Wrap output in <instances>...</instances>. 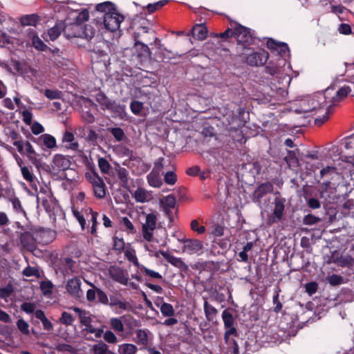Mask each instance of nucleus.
Returning <instances> with one entry per match:
<instances>
[{
  "mask_svg": "<svg viewBox=\"0 0 354 354\" xmlns=\"http://www.w3.org/2000/svg\"><path fill=\"white\" fill-rule=\"evenodd\" d=\"M330 90L327 88L324 93H317L304 97L295 111L297 113H304V118L311 117L318 109L327 106V98L328 95L330 94Z\"/></svg>",
  "mask_w": 354,
  "mask_h": 354,
  "instance_id": "f257e3e1",
  "label": "nucleus"
},
{
  "mask_svg": "<svg viewBox=\"0 0 354 354\" xmlns=\"http://www.w3.org/2000/svg\"><path fill=\"white\" fill-rule=\"evenodd\" d=\"M149 24L146 19L142 17L135 18L130 26V29L134 30L133 38L136 42H147L152 45V39L154 38L155 31L147 26Z\"/></svg>",
  "mask_w": 354,
  "mask_h": 354,
  "instance_id": "f03ea898",
  "label": "nucleus"
},
{
  "mask_svg": "<svg viewBox=\"0 0 354 354\" xmlns=\"http://www.w3.org/2000/svg\"><path fill=\"white\" fill-rule=\"evenodd\" d=\"M329 89L330 90V95L331 91H333V90L330 89V88H329ZM351 91V89L348 86H344L341 87L337 91H336L335 96L329 97V95H328L327 101H328V103H330V104H329L327 106V111H326V113L322 118H315V124L318 125V126H321L324 122H326L328 120L329 113H330L329 109L331 106V105L344 100L345 97H347V95H348V93Z\"/></svg>",
  "mask_w": 354,
  "mask_h": 354,
  "instance_id": "7ed1b4c3",
  "label": "nucleus"
},
{
  "mask_svg": "<svg viewBox=\"0 0 354 354\" xmlns=\"http://www.w3.org/2000/svg\"><path fill=\"white\" fill-rule=\"evenodd\" d=\"M244 50L245 62L251 66H263L269 58V54L265 50L254 52L250 48H247Z\"/></svg>",
  "mask_w": 354,
  "mask_h": 354,
  "instance_id": "20e7f679",
  "label": "nucleus"
},
{
  "mask_svg": "<svg viewBox=\"0 0 354 354\" xmlns=\"http://www.w3.org/2000/svg\"><path fill=\"white\" fill-rule=\"evenodd\" d=\"M245 113L243 108H239L238 114H235L233 111L229 112L225 115V121L223 123L226 125L228 131H236L241 129L245 124V121L241 118Z\"/></svg>",
  "mask_w": 354,
  "mask_h": 354,
  "instance_id": "39448f33",
  "label": "nucleus"
},
{
  "mask_svg": "<svg viewBox=\"0 0 354 354\" xmlns=\"http://www.w3.org/2000/svg\"><path fill=\"white\" fill-rule=\"evenodd\" d=\"M100 19V17H97ZM103 19V24L106 30L114 32L119 29L120 24L124 20V16L119 14L116 8L112 12L104 14L102 17H100Z\"/></svg>",
  "mask_w": 354,
  "mask_h": 354,
  "instance_id": "423d86ee",
  "label": "nucleus"
},
{
  "mask_svg": "<svg viewBox=\"0 0 354 354\" xmlns=\"http://www.w3.org/2000/svg\"><path fill=\"white\" fill-rule=\"evenodd\" d=\"M222 319L225 330L224 333V340L227 342L230 336L238 337L239 334L234 326L235 319L231 313V309L227 308L222 313Z\"/></svg>",
  "mask_w": 354,
  "mask_h": 354,
  "instance_id": "0eeeda50",
  "label": "nucleus"
},
{
  "mask_svg": "<svg viewBox=\"0 0 354 354\" xmlns=\"http://www.w3.org/2000/svg\"><path fill=\"white\" fill-rule=\"evenodd\" d=\"M86 180L91 184L94 195L97 198H103L106 195V185L97 172L86 176Z\"/></svg>",
  "mask_w": 354,
  "mask_h": 354,
  "instance_id": "6e6552de",
  "label": "nucleus"
},
{
  "mask_svg": "<svg viewBox=\"0 0 354 354\" xmlns=\"http://www.w3.org/2000/svg\"><path fill=\"white\" fill-rule=\"evenodd\" d=\"M157 212H151L146 215L145 222L142 225V234L145 240L152 241L153 231L157 225Z\"/></svg>",
  "mask_w": 354,
  "mask_h": 354,
  "instance_id": "1a4fd4ad",
  "label": "nucleus"
},
{
  "mask_svg": "<svg viewBox=\"0 0 354 354\" xmlns=\"http://www.w3.org/2000/svg\"><path fill=\"white\" fill-rule=\"evenodd\" d=\"M123 322L131 328L132 326H138V322L131 315H123L120 318L113 317L110 319L111 328L116 333H122L124 330Z\"/></svg>",
  "mask_w": 354,
  "mask_h": 354,
  "instance_id": "9d476101",
  "label": "nucleus"
},
{
  "mask_svg": "<svg viewBox=\"0 0 354 354\" xmlns=\"http://www.w3.org/2000/svg\"><path fill=\"white\" fill-rule=\"evenodd\" d=\"M239 44H241L243 50L247 48L253 41V37L250 33V30L241 24H237L235 27V37Z\"/></svg>",
  "mask_w": 354,
  "mask_h": 354,
  "instance_id": "9b49d317",
  "label": "nucleus"
},
{
  "mask_svg": "<svg viewBox=\"0 0 354 354\" xmlns=\"http://www.w3.org/2000/svg\"><path fill=\"white\" fill-rule=\"evenodd\" d=\"M71 165L70 157L59 153L54 155L51 168L55 173L58 174L60 171H66L70 168Z\"/></svg>",
  "mask_w": 354,
  "mask_h": 354,
  "instance_id": "f8f14e48",
  "label": "nucleus"
},
{
  "mask_svg": "<svg viewBox=\"0 0 354 354\" xmlns=\"http://www.w3.org/2000/svg\"><path fill=\"white\" fill-rule=\"evenodd\" d=\"M110 277L122 285L127 286L129 281V274L127 270L117 266H111L109 269Z\"/></svg>",
  "mask_w": 354,
  "mask_h": 354,
  "instance_id": "ddd939ff",
  "label": "nucleus"
},
{
  "mask_svg": "<svg viewBox=\"0 0 354 354\" xmlns=\"http://www.w3.org/2000/svg\"><path fill=\"white\" fill-rule=\"evenodd\" d=\"M284 209L285 206L283 201L279 198H275L273 213L271 215H270V216L268 218V224L272 225L275 223L280 221L283 218Z\"/></svg>",
  "mask_w": 354,
  "mask_h": 354,
  "instance_id": "4468645a",
  "label": "nucleus"
},
{
  "mask_svg": "<svg viewBox=\"0 0 354 354\" xmlns=\"http://www.w3.org/2000/svg\"><path fill=\"white\" fill-rule=\"evenodd\" d=\"M81 280L78 277L70 279L66 285L67 292L75 298H80L83 295L81 290Z\"/></svg>",
  "mask_w": 354,
  "mask_h": 354,
  "instance_id": "2eb2a0df",
  "label": "nucleus"
},
{
  "mask_svg": "<svg viewBox=\"0 0 354 354\" xmlns=\"http://www.w3.org/2000/svg\"><path fill=\"white\" fill-rule=\"evenodd\" d=\"M267 47L272 52L276 51L282 58H285L288 55L289 48L286 43L277 42L273 39H269L267 41Z\"/></svg>",
  "mask_w": 354,
  "mask_h": 354,
  "instance_id": "dca6fc26",
  "label": "nucleus"
},
{
  "mask_svg": "<svg viewBox=\"0 0 354 354\" xmlns=\"http://www.w3.org/2000/svg\"><path fill=\"white\" fill-rule=\"evenodd\" d=\"M108 305L111 308L117 307L122 311L127 310L131 307L130 304L125 301L122 297V295L120 293H115L110 295Z\"/></svg>",
  "mask_w": 354,
  "mask_h": 354,
  "instance_id": "f3484780",
  "label": "nucleus"
},
{
  "mask_svg": "<svg viewBox=\"0 0 354 354\" xmlns=\"http://www.w3.org/2000/svg\"><path fill=\"white\" fill-rule=\"evenodd\" d=\"M19 239L20 243L24 249L32 252L37 248L36 240L30 232L21 233Z\"/></svg>",
  "mask_w": 354,
  "mask_h": 354,
  "instance_id": "a211bd4d",
  "label": "nucleus"
},
{
  "mask_svg": "<svg viewBox=\"0 0 354 354\" xmlns=\"http://www.w3.org/2000/svg\"><path fill=\"white\" fill-rule=\"evenodd\" d=\"M160 253L168 263L178 268L181 272H186L188 270V266L182 260L181 258L171 255L165 251H161Z\"/></svg>",
  "mask_w": 354,
  "mask_h": 354,
  "instance_id": "6ab92c4d",
  "label": "nucleus"
},
{
  "mask_svg": "<svg viewBox=\"0 0 354 354\" xmlns=\"http://www.w3.org/2000/svg\"><path fill=\"white\" fill-rule=\"evenodd\" d=\"M149 330L147 329H137L135 331L136 337L133 338V341L138 345L142 346L147 348L149 344Z\"/></svg>",
  "mask_w": 354,
  "mask_h": 354,
  "instance_id": "aec40b11",
  "label": "nucleus"
},
{
  "mask_svg": "<svg viewBox=\"0 0 354 354\" xmlns=\"http://www.w3.org/2000/svg\"><path fill=\"white\" fill-rule=\"evenodd\" d=\"M274 189V186L270 182H266L261 183L254 192V197L257 200H260L266 194L272 193Z\"/></svg>",
  "mask_w": 354,
  "mask_h": 354,
  "instance_id": "412c9836",
  "label": "nucleus"
},
{
  "mask_svg": "<svg viewBox=\"0 0 354 354\" xmlns=\"http://www.w3.org/2000/svg\"><path fill=\"white\" fill-rule=\"evenodd\" d=\"M136 55L142 61L151 57V51L145 42L135 41Z\"/></svg>",
  "mask_w": 354,
  "mask_h": 354,
  "instance_id": "4be33fe9",
  "label": "nucleus"
},
{
  "mask_svg": "<svg viewBox=\"0 0 354 354\" xmlns=\"http://www.w3.org/2000/svg\"><path fill=\"white\" fill-rule=\"evenodd\" d=\"M64 36L67 39L81 37V26L77 24H65Z\"/></svg>",
  "mask_w": 354,
  "mask_h": 354,
  "instance_id": "5701e85b",
  "label": "nucleus"
},
{
  "mask_svg": "<svg viewBox=\"0 0 354 354\" xmlns=\"http://www.w3.org/2000/svg\"><path fill=\"white\" fill-rule=\"evenodd\" d=\"M65 22L63 21H57L55 26L48 30L49 39L51 41L57 39L62 32L64 35Z\"/></svg>",
  "mask_w": 354,
  "mask_h": 354,
  "instance_id": "b1692460",
  "label": "nucleus"
},
{
  "mask_svg": "<svg viewBox=\"0 0 354 354\" xmlns=\"http://www.w3.org/2000/svg\"><path fill=\"white\" fill-rule=\"evenodd\" d=\"M203 310L205 317L208 322H216L218 315V310L212 304H210L206 299H205L203 304Z\"/></svg>",
  "mask_w": 354,
  "mask_h": 354,
  "instance_id": "393cba45",
  "label": "nucleus"
},
{
  "mask_svg": "<svg viewBox=\"0 0 354 354\" xmlns=\"http://www.w3.org/2000/svg\"><path fill=\"white\" fill-rule=\"evenodd\" d=\"M181 241L185 244V250H187L189 253L197 252L203 248L201 241L197 239H186L182 240Z\"/></svg>",
  "mask_w": 354,
  "mask_h": 354,
  "instance_id": "a878e982",
  "label": "nucleus"
},
{
  "mask_svg": "<svg viewBox=\"0 0 354 354\" xmlns=\"http://www.w3.org/2000/svg\"><path fill=\"white\" fill-rule=\"evenodd\" d=\"M190 33L194 39L202 41L207 37V29L202 24H196L192 28Z\"/></svg>",
  "mask_w": 354,
  "mask_h": 354,
  "instance_id": "bb28decb",
  "label": "nucleus"
},
{
  "mask_svg": "<svg viewBox=\"0 0 354 354\" xmlns=\"http://www.w3.org/2000/svg\"><path fill=\"white\" fill-rule=\"evenodd\" d=\"M106 110H109L113 114L122 117L124 113L125 106L124 105L120 104L115 100H111Z\"/></svg>",
  "mask_w": 354,
  "mask_h": 354,
  "instance_id": "cd10ccee",
  "label": "nucleus"
},
{
  "mask_svg": "<svg viewBox=\"0 0 354 354\" xmlns=\"http://www.w3.org/2000/svg\"><path fill=\"white\" fill-rule=\"evenodd\" d=\"M73 310L78 315L82 325H90V323L92 322V319L89 316L88 312L77 307L73 308Z\"/></svg>",
  "mask_w": 354,
  "mask_h": 354,
  "instance_id": "c85d7f7f",
  "label": "nucleus"
},
{
  "mask_svg": "<svg viewBox=\"0 0 354 354\" xmlns=\"http://www.w3.org/2000/svg\"><path fill=\"white\" fill-rule=\"evenodd\" d=\"M115 5L110 1H105L95 6V10L102 15L101 17H102L104 14L115 10Z\"/></svg>",
  "mask_w": 354,
  "mask_h": 354,
  "instance_id": "c756f323",
  "label": "nucleus"
},
{
  "mask_svg": "<svg viewBox=\"0 0 354 354\" xmlns=\"http://www.w3.org/2000/svg\"><path fill=\"white\" fill-rule=\"evenodd\" d=\"M39 21V17L35 14L25 15L20 19V23L23 26H36Z\"/></svg>",
  "mask_w": 354,
  "mask_h": 354,
  "instance_id": "7c9ffc66",
  "label": "nucleus"
},
{
  "mask_svg": "<svg viewBox=\"0 0 354 354\" xmlns=\"http://www.w3.org/2000/svg\"><path fill=\"white\" fill-rule=\"evenodd\" d=\"M160 205L162 207H167V208H178L176 205V200L174 194H169L167 196H165L160 200Z\"/></svg>",
  "mask_w": 354,
  "mask_h": 354,
  "instance_id": "2f4dec72",
  "label": "nucleus"
},
{
  "mask_svg": "<svg viewBox=\"0 0 354 354\" xmlns=\"http://www.w3.org/2000/svg\"><path fill=\"white\" fill-rule=\"evenodd\" d=\"M95 33L96 29L92 25L86 24L84 27L81 26V37L90 40Z\"/></svg>",
  "mask_w": 354,
  "mask_h": 354,
  "instance_id": "473e14b6",
  "label": "nucleus"
},
{
  "mask_svg": "<svg viewBox=\"0 0 354 354\" xmlns=\"http://www.w3.org/2000/svg\"><path fill=\"white\" fill-rule=\"evenodd\" d=\"M93 354H115L113 351L109 349V346L103 342L95 344L93 346Z\"/></svg>",
  "mask_w": 354,
  "mask_h": 354,
  "instance_id": "72a5a7b5",
  "label": "nucleus"
},
{
  "mask_svg": "<svg viewBox=\"0 0 354 354\" xmlns=\"http://www.w3.org/2000/svg\"><path fill=\"white\" fill-rule=\"evenodd\" d=\"M163 212L169 219L168 227L170 228L173 226L175 221V217L178 216V208H167L162 207Z\"/></svg>",
  "mask_w": 354,
  "mask_h": 354,
  "instance_id": "f704fd0d",
  "label": "nucleus"
},
{
  "mask_svg": "<svg viewBox=\"0 0 354 354\" xmlns=\"http://www.w3.org/2000/svg\"><path fill=\"white\" fill-rule=\"evenodd\" d=\"M118 178L120 180V185L122 187L127 188L129 185V171L124 167H120L117 172Z\"/></svg>",
  "mask_w": 354,
  "mask_h": 354,
  "instance_id": "c9c22d12",
  "label": "nucleus"
},
{
  "mask_svg": "<svg viewBox=\"0 0 354 354\" xmlns=\"http://www.w3.org/2000/svg\"><path fill=\"white\" fill-rule=\"evenodd\" d=\"M120 354H136L138 348L133 344L124 343L119 346Z\"/></svg>",
  "mask_w": 354,
  "mask_h": 354,
  "instance_id": "e433bc0d",
  "label": "nucleus"
},
{
  "mask_svg": "<svg viewBox=\"0 0 354 354\" xmlns=\"http://www.w3.org/2000/svg\"><path fill=\"white\" fill-rule=\"evenodd\" d=\"M95 100L99 103L101 109L105 111L111 100L109 99L103 92L100 91L95 95Z\"/></svg>",
  "mask_w": 354,
  "mask_h": 354,
  "instance_id": "4c0bfd02",
  "label": "nucleus"
},
{
  "mask_svg": "<svg viewBox=\"0 0 354 354\" xmlns=\"http://www.w3.org/2000/svg\"><path fill=\"white\" fill-rule=\"evenodd\" d=\"M89 210V214L91 216V218L89 219V221L91 222L92 225L91 227L90 232L92 235L95 236L97 233V216L98 213L97 212H94L91 208L88 209Z\"/></svg>",
  "mask_w": 354,
  "mask_h": 354,
  "instance_id": "58836bf2",
  "label": "nucleus"
},
{
  "mask_svg": "<svg viewBox=\"0 0 354 354\" xmlns=\"http://www.w3.org/2000/svg\"><path fill=\"white\" fill-rule=\"evenodd\" d=\"M22 160L20 159V161H17L18 165L21 167V171L23 176V178L28 182L32 183L34 181V176L32 173L30 171L28 167L26 166H21Z\"/></svg>",
  "mask_w": 354,
  "mask_h": 354,
  "instance_id": "ea45409f",
  "label": "nucleus"
},
{
  "mask_svg": "<svg viewBox=\"0 0 354 354\" xmlns=\"http://www.w3.org/2000/svg\"><path fill=\"white\" fill-rule=\"evenodd\" d=\"M161 313L165 317H172L174 315V309L171 304L163 302L160 307Z\"/></svg>",
  "mask_w": 354,
  "mask_h": 354,
  "instance_id": "a19ab883",
  "label": "nucleus"
},
{
  "mask_svg": "<svg viewBox=\"0 0 354 354\" xmlns=\"http://www.w3.org/2000/svg\"><path fill=\"white\" fill-rule=\"evenodd\" d=\"M336 173L337 169L335 167L327 166L320 171V177H327L328 180H330L333 178V175L335 174Z\"/></svg>",
  "mask_w": 354,
  "mask_h": 354,
  "instance_id": "79ce46f5",
  "label": "nucleus"
},
{
  "mask_svg": "<svg viewBox=\"0 0 354 354\" xmlns=\"http://www.w3.org/2000/svg\"><path fill=\"white\" fill-rule=\"evenodd\" d=\"M225 342L227 345V350L230 354H239V346L234 337L230 336L228 341Z\"/></svg>",
  "mask_w": 354,
  "mask_h": 354,
  "instance_id": "37998d69",
  "label": "nucleus"
},
{
  "mask_svg": "<svg viewBox=\"0 0 354 354\" xmlns=\"http://www.w3.org/2000/svg\"><path fill=\"white\" fill-rule=\"evenodd\" d=\"M43 144L48 149H52L56 147V139L50 134L42 135Z\"/></svg>",
  "mask_w": 354,
  "mask_h": 354,
  "instance_id": "c03bdc74",
  "label": "nucleus"
},
{
  "mask_svg": "<svg viewBox=\"0 0 354 354\" xmlns=\"http://www.w3.org/2000/svg\"><path fill=\"white\" fill-rule=\"evenodd\" d=\"M17 326L19 330L25 335H30L29 325L22 318H20L17 322Z\"/></svg>",
  "mask_w": 354,
  "mask_h": 354,
  "instance_id": "a18cd8bd",
  "label": "nucleus"
},
{
  "mask_svg": "<svg viewBox=\"0 0 354 354\" xmlns=\"http://www.w3.org/2000/svg\"><path fill=\"white\" fill-rule=\"evenodd\" d=\"M98 167L101 171L102 173L104 174H108L109 172V170L111 169V165L109 162V161L103 158H98Z\"/></svg>",
  "mask_w": 354,
  "mask_h": 354,
  "instance_id": "49530a36",
  "label": "nucleus"
},
{
  "mask_svg": "<svg viewBox=\"0 0 354 354\" xmlns=\"http://www.w3.org/2000/svg\"><path fill=\"white\" fill-rule=\"evenodd\" d=\"M147 180L149 184L154 187H160L162 185V182L160 178L158 175L153 174L152 173H150L147 176Z\"/></svg>",
  "mask_w": 354,
  "mask_h": 354,
  "instance_id": "de8ad7c7",
  "label": "nucleus"
},
{
  "mask_svg": "<svg viewBox=\"0 0 354 354\" xmlns=\"http://www.w3.org/2000/svg\"><path fill=\"white\" fill-rule=\"evenodd\" d=\"M143 107V103L138 100H132L130 103V109L131 112L136 115H140Z\"/></svg>",
  "mask_w": 354,
  "mask_h": 354,
  "instance_id": "09e8293b",
  "label": "nucleus"
},
{
  "mask_svg": "<svg viewBox=\"0 0 354 354\" xmlns=\"http://www.w3.org/2000/svg\"><path fill=\"white\" fill-rule=\"evenodd\" d=\"M75 318L73 315L66 311L62 312L59 318V322L66 326H71L73 324Z\"/></svg>",
  "mask_w": 354,
  "mask_h": 354,
  "instance_id": "8fccbe9b",
  "label": "nucleus"
},
{
  "mask_svg": "<svg viewBox=\"0 0 354 354\" xmlns=\"http://www.w3.org/2000/svg\"><path fill=\"white\" fill-rule=\"evenodd\" d=\"M109 131L118 142L123 140L125 138L124 131L120 127L111 128L109 129Z\"/></svg>",
  "mask_w": 354,
  "mask_h": 354,
  "instance_id": "3c124183",
  "label": "nucleus"
},
{
  "mask_svg": "<svg viewBox=\"0 0 354 354\" xmlns=\"http://www.w3.org/2000/svg\"><path fill=\"white\" fill-rule=\"evenodd\" d=\"M168 3L167 0H161L154 3H149L147 5V8L149 13H153L157 10L161 8Z\"/></svg>",
  "mask_w": 354,
  "mask_h": 354,
  "instance_id": "603ef678",
  "label": "nucleus"
},
{
  "mask_svg": "<svg viewBox=\"0 0 354 354\" xmlns=\"http://www.w3.org/2000/svg\"><path fill=\"white\" fill-rule=\"evenodd\" d=\"M73 214L74 217L77 220L79 224L81 226L82 230H84L86 227V222L84 215L79 212L77 209H74L73 210Z\"/></svg>",
  "mask_w": 354,
  "mask_h": 354,
  "instance_id": "864d4df0",
  "label": "nucleus"
},
{
  "mask_svg": "<svg viewBox=\"0 0 354 354\" xmlns=\"http://www.w3.org/2000/svg\"><path fill=\"white\" fill-rule=\"evenodd\" d=\"M285 161L289 166H297L298 165V159L296 157L295 151H288V156L285 157Z\"/></svg>",
  "mask_w": 354,
  "mask_h": 354,
  "instance_id": "5fc2aeb1",
  "label": "nucleus"
},
{
  "mask_svg": "<svg viewBox=\"0 0 354 354\" xmlns=\"http://www.w3.org/2000/svg\"><path fill=\"white\" fill-rule=\"evenodd\" d=\"M164 180L166 184L173 185L177 181V176L174 171H167L164 176Z\"/></svg>",
  "mask_w": 354,
  "mask_h": 354,
  "instance_id": "6e6d98bb",
  "label": "nucleus"
},
{
  "mask_svg": "<svg viewBox=\"0 0 354 354\" xmlns=\"http://www.w3.org/2000/svg\"><path fill=\"white\" fill-rule=\"evenodd\" d=\"M135 200L138 203H144L147 201V194L144 189L138 188L134 193Z\"/></svg>",
  "mask_w": 354,
  "mask_h": 354,
  "instance_id": "4d7b16f0",
  "label": "nucleus"
},
{
  "mask_svg": "<svg viewBox=\"0 0 354 354\" xmlns=\"http://www.w3.org/2000/svg\"><path fill=\"white\" fill-rule=\"evenodd\" d=\"M103 339L109 344H115L118 342V338L111 330H106L103 333Z\"/></svg>",
  "mask_w": 354,
  "mask_h": 354,
  "instance_id": "13d9d810",
  "label": "nucleus"
},
{
  "mask_svg": "<svg viewBox=\"0 0 354 354\" xmlns=\"http://www.w3.org/2000/svg\"><path fill=\"white\" fill-rule=\"evenodd\" d=\"M320 221V218L313 214H307L303 218V224L306 225H311L317 223Z\"/></svg>",
  "mask_w": 354,
  "mask_h": 354,
  "instance_id": "bf43d9fd",
  "label": "nucleus"
},
{
  "mask_svg": "<svg viewBox=\"0 0 354 354\" xmlns=\"http://www.w3.org/2000/svg\"><path fill=\"white\" fill-rule=\"evenodd\" d=\"M44 95L49 100H56L61 98L62 92L57 90L46 89Z\"/></svg>",
  "mask_w": 354,
  "mask_h": 354,
  "instance_id": "052dcab7",
  "label": "nucleus"
},
{
  "mask_svg": "<svg viewBox=\"0 0 354 354\" xmlns=\"http://www.w3.org/2000/svg\"><path fill=\"white\" fill-rule=\"evenodd\" d=\"M89 18V13L87 10H84L80 12L76 17L75 23L82 26V23L87 21Z\"/></svg>",
  "mask_w": 354,
  "mask_h": 354,
  "instance_id": "680f3d73",
  "label": "nucleus"
},
{
  "mask_svg": "<svg viewBox=\"0 0 354 354\" xmlns=\"http://www.w3.org/2000/svg\"><path fill=\"white\" fill-rule=\"evenodd\" d=\"M190 227L192 230L196 232L199 234H202L205 232L206 228L203 225H199L197 220H193L191 222Z\"/></svg>",
  "mask_w": 354,
  "mask_h": 354,
  "instance_id": "e2e57ef3",
  "label": "nucleus"
},
{
  "mask_svg": "<svg viewBox=\"0 0 354 354\" xmlns=\"http://www.w3.org/2000/svg\"><path fill=\"white\" fill-rule=\"evenodd\" d=\"M33 46L38 50L45 51L48 46L44 44V42L38 37H34L32 39Z\"/></svg>",
  "mask_w": 354,
  "mask_h": 354,
  "instance_id": "0e129e2a",
  "label": "nucleus"
},
{
  "mask_svg": "<svg viewBox=\"0 0 354 354\" xmlns=\"http://www.w3.org/2000/svg\"><path fill=\"white\" fill-rule=\"evenodd\" d=\"M97 133L93 129L89 128L88 130V133L86 136V140L93 145H95L97 142Z\"/></svg>",
  "mask_w": 354,
  "mask_h": 354,
  "instance_id": "69168bd1",
  "label": "nucleus"
},
{
  "mask_svg": "<svg viewBox=\"0 0 354 354\" xmlns=\"http://www.w3.org/2000/svg\"><path fill=\"white\" fill-rule=\"evenodd\" d=\"M97 297L98 299V302L104 304V305H108L109 304V298L105 293L104 291L101 290L100 288H97Z\"/></svg>",
  "mask_w": 354,
  "mask_h": 354,
  "instance_id": "338daca9",
  "label": "nucleus"
},
{
  "mask_svg": "<svg viewBox=\"0 0 354 354\" xmlns=\"http://www.w3.org/2000/svg\"><path fill=\"white\" fill-rule=\"evenodd\" d=\"M265 71L266 73L270 74V75H274L279 72L278 66L272 62H268V65L265 68Z\"/></svg>",
  "mask_w": 354,
  "mask_h": 354,
  "instance_id": "774afa93",
  "label": "nucleus"
}]
</instances>
